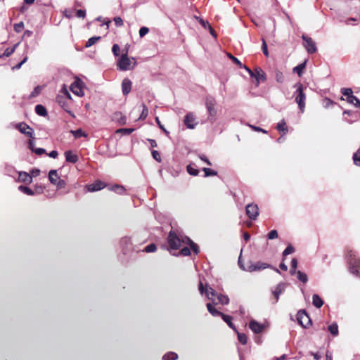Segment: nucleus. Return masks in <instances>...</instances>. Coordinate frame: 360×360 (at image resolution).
Listing matches in <instances>:
<instances>
[{
	"label": "nucleus",
	"mask_w": 360,
	"mask_h": 360,
	"mask_svg": "<svg viewBox=\"0 0 360 360\" xmlns=\"http://www.w3.org/2000/svg\"><path fill=\"white\" fill-rule=\"evenodd\" d=\"M199 291L201 294L205 292L202 282H200L199 283ZM205 295L207 298L212 300L214 304H221L222 305H226L229 303V298L227 295L217 293L212 288H209L206 290Z\"/></svg>",
	"instance_id": "1"
},
{
	"label": "nucleus",
	"mask_w": 360,
	"mask_h": 360,
	"mask_svg": "<svg viewBox=\"0 0 360 360\" xmlns=\"http://www.w3.org/2000/svg\"><path fill=\"white\" fill-rule=\"evenodd\" d=\"M347 257L350 273L360 277V259L357 257L356 252L353 250H347Z\"/></svg>",
	"instance_id": "2"
},
{
	"label": "nucleus",
	"mask_w": 360,
	"mask_h": 360,
	"mask_svg": "<svg viewBox=\"0 0 360 360\" xmlns=\"http://www.w3.org/2000/svg\"><path fill=\"white\" fill-rule=\"evenodd\" d=\"M297 89L294 93L295 101L297 103L299 108L302 112L304 111L306 95L303 92V85L297 83L295 86Z\"/></svg>",
	"instance_id": "3"
},
{
	"label": "nucleus",
	"mask_w": 360,
	"mask_h": 360,
	"mask_svg": "<svg viewBox=\"0 0 360 360\" xmlns=\"http://www.w3.org/2000/svg\"><path fill=\"white\" fill-rule=\"evenodd\" d=\"M216 100L212 96H207L205 99V107L209 114V120L211 123L215 121L217 110L215 108Z\"/></svg>",
	"instance_id": "4"
},
{
	"label": "nucleus",
	"mask_w": 360,
	"mask_h": 360,
	"mask_svg": "<svg viewBox=\"0 0 360 360\" xmlns=\"http://www.w3.org/2000/svg\"><path fill=\"white\" fill-rule=\"evenodd\" d=\"M181 240L179 236L176 234V231H171L167 236V243L170 250H178L181 246Z\"/></svg>",
	"instance_id": "5"
},
{
	"label": "nucleus",
	"mask_w": 360,
	"mask_h": 360,
	"mask_svg": "<svg viewBox=\"0 0 360 360\" xmlns=\"http://www.w3.org/2000/svg\"><path fill=\"white\" fill-rule=\"evenodd\" d=\"M135 63L136 62L134 61V64L131 65V60L128 58L127 54L124 53L122 54L118 60L117 65L120 70L127 71L131 70L134 67Z\"/></svg>",
	"instance_id": "6"
},
{
	"label": "nucleus",
	"mask_w": 360,
	"mask_h": 360,
	"mask_svg": "<svg viewBox=\"0 0 360 360\" xmlns=\"http://www.w3.org/2000/svg\"><path fill=\"white\" fill-rule=\"evenodd\" d=\"M297 320L299 324L304 328H307L311 325V320L304 309H301L297 312Z\"/></svg>",
	"instance_id": "7"
},
{
	"label": "nucleus",
	"mask_w": 360,
	"mask_h": 360,
	"mask_svg": "<svg viewBox=\"0 0 360 360\" xmlns=\"http://www.w3.org/2000/svg\"><path fill=\"white\" fill-rule=\"evenodd\" d=\"M303 46L309 54L316 52L317 48L315 41L306 34H302Z\"/></svg>",
	"instance_id": "8"
},
{
	"label": "nucleus",
	"mask_w": 360,
	"mask_h": 360,
	"mask_svg": "<svg viewBox=\"0 0 360 360\" xmlns=\"http://www.w3.org/2000/svg\"><path fill=\"white\" fill-rule=\"evenodd\" d=\"M245 212L246 214L251 220H255L259 215L257 205L254 203L248 204L245 207Z\"/></svg>",
	"instance_id": "9"
},
{
	"label": "nucleus",
	"mask_w": 360,
	"mask_h": 360,
	"mask_svg": "<svg viewBox=\"0 0 360 360\" xmlns=\"http://www.w3.org/2000/svg\"><path fill=\"white\" fill-rule=\"evenodd\" d=\"M15 128L18 129L20 133L34 139V130L28 124L25 122H20L15 125Z\"/></svg>",
	"instance_id": "10"
},
{
	"label": "nucleus",
	"mask_w": 360,
	"mask_h": 360,
	"mask_svg": "<svg viewBox=\"0 0 360 360\" xmlns=\"http://www.w3.org/2000/svg\"><path fill=\"white\" fill-rule=\"evenodd\" d=\"M83 82L80 79H76L70 86V90L78 96H83L84 92L82 88Z\"/></svg>",
	"instance_id": "11"
},
{
	"label": "nucleus",
	"mask_w": 360,
	"mask_h": 360,
	"mask_svg": "<svg viewBox=\"0 0 360 360\" xmlns=\"http://www.w3.org/2000/svg\"><path fill=\"white\" fill-rule=\"evenodd\" d=\"M252 78L256 79V86H258L261 82H264L266 80L265 72L259 67H257L254 69V75Z\"/></svg>",
	"instance_id": "12"
},
{
	"label": "nucleus",
	"mask_w": 360,
	"mask_h": 360,
	"mask_svg": "<svg viewBox=\"0 0 360 360\" xmlns=\"http://www.w3.org/2000/svg\"><path fill=\"white\" fill-rule=\"evenodd\" d=\"M195 120V115L193 112H188L186 115L184 122L187 128L193 129L198 124Z\"/></svg>",
	"instance_id": "13"
},
{
	"label": "nucleus",
	"mask_w": 360,
	"mask_h": 360,
	"mask_svg": "<svg viewBox=\"0 0 360 360\" xmlns=\"http://www.w3.org/2000/svg\"><path fill=\"white\" fill-rule=\"evenodd\" d=\"M106 186L105 184L100 180L95 181L93 184L86 186L89 192H95L104 188Z\"/></svg>",
	"instance_id": "14"
},
{
	"label": "nucleus",
	"mask_w": 360,
	"mask_h": 360,
	"mask_svg": "<svg viewBox=\"0 0 360 360\" xmlns=\"http://www.w3.org/2000/svg\"><path fill=\"white\" fill-rule=\"evenodd\" d=\"M269 267H270L269 264H268L266 263L258 262L256 264H250V265H248L246 271L252 272L255 271H259V270L265 269Z\"/></svg>",
	"instance_id": "15"
},
{
	"label": "nucleus",
	"mask_w": 360,
	"mask_h": 360,
	"mask_svg": "<svg viewBox=\"0 0 360 360\" xmlns=\"http://www.w3.org/2000/svg\"><path fill=\"white\" fill-rule=\"evenodd\" d=\"M249 328L255 333L259 334L263 331L264 326L263 324L258 323L255 320H252L249 323Z\"/></svg>",
	"instance_id": "16"
},
{
	"label": "nucleus",
	"mask_w": 360,
	"mask_h": 360,
	"mask_svg": "<svg viewBox=\"0 0 360 360\" xmlns=\"http://www.w3.org/2000/svg\"><path fill=\"white\" fill-rule=\"evenodd\" d=\"M132 86V82L129 78H124L122 82V91L124 96H127Z\"/></svg>",
	"instance_id": "17"
},
{
	"label": "nucleus",
	"mask_w": 360,
	"mask_h": 360,
	"mask_svg": "<svg viewBox=\"0 0 360 360\" xmlns=\"http://www.w3.org/2000/svg\"><path fill=\"white\" fill-rule=\"evenodd\" d=\"M285 287H286V284L285 283H280L276 285L275 289L272 291V293L276 298V302H278L280 295L284 292Z\"/></svg>",
	"instance_id": "18"
},
{
	"label": "nucleus",
	"mask_w": 360,
	"mask_h": 360,
	"mask_svg": "<svg viewBox=\"0 0 360 360\" xmlns=\"http://www.w3.org/2000/svg\"><path fill=\"white\" fill-rule=\"evenodd\" d=\"M65 160L70 163H76L79 158L77 154L74 153L72 150H67L65 152Z\"/></svg>",
	"instance_id": "19"
},
{
	"label": "nucleus",
	"mask_w": 360,
	"mask_h": 360,
	"mask_svg": "<svg viewBox=\"0 0 360 360\" xmlns=\"http://www.w3.org/2000/svg\"><path fill=\"white\" fill-rule=\"evenodd\" d=\"M18 181L27 184H30L32 181V176L25 172H18Z\"/></svg>",
	"instance_id": "20"
},
{
	"label": "nucleus",
	"mask_w": 360,
	"mask_h": 360,
	"mask_svg": "<svg viewBox=\"0 0 360 360\" xmlns=\"http://www.w3.org/2000/svg\"><path fill=\"white\" fill-rule=\"evenodd\" d=\"M182 242L188 243L190 245V249H191L195 255L200 252L199 246L189 238L186 237L185 240L182 239Z\"/></svg>",
	"instance_id": "21"
},
{
	"label": "nucleus",
	"mask_w": 360,
	"mask_h": 360,
	"mask_svg": "<svg viewBox=\"0 0 360 360\" xmlns=\"http://www.w3.org/2000/svg\"><path fill=\"white\" fill-rule=\"evenodd\" d=\"M49 180L53 185L56 184V182L58 181V180H59V176L57 170L51 169L49 172Z\"/></svg>",
	"instance_id": "22"
},
{
	"label": "nucleus",
	"mask_w": 360,
	"mask_h": 360,
	"mask_svg": "<svg viewBox=\"0 0 360 360\" xmlns=\"http://www.w3.org/2000/svg\"><path fill=\"white\" fill-rule=\"evenodd\" d=\"M120 244L123 247L124 251L129 250L131 246V238L128 237L122 238L120 240Z\"/></svg>",
	"instance_id": "23"
},
{
	"label": "nucleus",
	"mask_w": 360,
	"mask_h": 360,
	"mask_svg": "<svg viewBox=\"0 0 360 360\" xmlns=\"http://www.w3.org/2000/svg\"><path fill=\"white\" fill-rule=\"evenodd\" d=\"M207 308L208 311L213 316H221L224 315L223 313L216 309L213 305L211 303L207 304Z\"/></svg>",
	"instance_id": "24"
},
{
	"label": "nucleus",
	"mask_w": 360,
	"mask_h": 360,
	"mask_svg": "<svg viewBox=\"0 0 360 360\" xmlns=\"http://www.w3.org/2000/svg\"><path fill=\"white\" fill-rule=\"evenodd\" d=\"M312 304L316 308H321L323 304V300L316 294L312 296Z\"/></svg>",
	"instance_id": "25"
},
{
	"label": "nucleus",
	"mask_w": 360,
	"mask_h": 360,
	"mask_svg": "<svg viewBox=\"0 0 360 360\" xmlns=\"http://www.w3.org/2000/svg\"><path fill=\"white\" fill-rule=\"evenodd\" d=\"M347 103L354 105L355 107L360 108V100L355 96L352 95L346 98Z\"/></svg>",
	"instance_id": "26"
},
{
	"label": "nucleus",
	"mask_w": 360,
	"mask_h": 360,
	"mask_svg": "<svg viewBox=\"0 0 360 360\" xmlns=\"http://www.w3.org/2000/svg\"><path fill=\"white\" fill-rule=\"evenodd\" d=\"M35 112L39 116L44 117L47 115V110L46 108L41 104H38L35 106Z\"/></svg>",
	"instance_id": "27"
},
{
	"label": "nucleus",
	"mask_w": 360,
	"mask_h": 360,
	"mask_svg": "<svg viewBox=\"0 0 360 360\" xmlns=\"http://www.w3.org/2000/svg\"><path fill=\"white\" fill-rule=\"evenodd\" d=\"M108 188H109V190L112 191L115 193H118V194H122L125 191V188H124V186L117 185V184L110 186H109Z\"/></svg>",
	"instance_id": "28"
},
{
	"label": "nucleus",
	"mask_w": 360,
	"mask_h": 360,
	"mask_svg": "<svg viewBox=\"0 0 360 360\" xmlns=\"http://www.w3.org/2000/svg\"><path fill=\"white\" fill-rule=\"evenodd\" d=\"M222 319L228 324V326L232 328L233 330H234L235 331H236V326H234V324L232 323V317L229 315H226L224 314V315L222 316Z\"/></svg>",
	"instance_id": "29"
},
{
	"label": "nucleus",
	"mask_w": 360,
	"mask_h": 360,
	"mask_svg": "<svg viewBox=\"0 0 360 360\" xmlns=\"http://www.w3.org/2000/svg\"><path fill=\"white\" fill-rule=\"evenodd\" d=\"M276 129L279 131H282L283 135H285L288 132V127H286L285 122L283 120H281L279 123H278L276 126Z\"/></svg>",
	"instance_id": "30"
},
{
	"label": "nucleus",
	"mask_w": 360,
	"mask_h": 360,
	"mask_svg": "<svg viewBox=\"0 0 360 360\" xmlns=\"http://www.w3.org/2000/svg\"><path fill=\"white\" fill-rule=\"evenodd\" d=\"M306 63L307 61H304L302 63L299 64L293 68V72H296L299 76H301L302 75L303 70L305 68Z\"/></svg>",
	"instance_id": "31"
},
{
	"label": "nucleus",
	"mask_w": 360,
	"mask_h": 360,
	"mask_svg": "<svg viewBox=\"0 0 360 360\" xmlns=\"http://www.w3.org/2000/svg\"><path fill=\"white\" fill-rule=\"evenodd\" d=\"M18 190L27 195H34V192L27 186L20 185L18 186Z\"/></svg>",
	"instance_id": "32"
},
{
	"label": "nucleus",
	"mask_w": 360,
	"mask_h": 360,
	"mask_svg": "<svg viewBox=\"0 0 360 360\" xmlns=\"http://www.w3.org/2000/svg\"><path fill=\"white\" fill-rule=\"evenodd\" d=\"M328 329L333 336H337L338 335V326L336 323H333L328 326Z\"/></svg>",
	"instance_id": "33"
},
{
	"label": "nucleus",
	"mask_w": 360,
	"mask_h": 360,
	"mask_svg": "<svg viewBox=\"0 0 360 360\" xmlns=\"http://www.w3.org/2000/svg\"><path fill=\"white\" fill-rule=\"evenodd\" d=\"M177 358L178 355L176 353L169 352L162 356V360H176Z\"/></svg>",
	"instance_id": "34"
},
{
	"label": "nucleus",
	"mask_w": 360,
	"mask_h": 360,
	"mask_svg": "<svg viewBox=\"0 0 360 360\" xmlns=\"http://www.w3.org/2000/svg\"><path fill=\"white\" fill-rule=\"evenodd\" d=\"M297 277L298 280L302 282L303 283H306L308 281L307 275L300 270L297 271Z\"/></svg>",
	"instance_id": "35"
},
{
	"label": "nucleus",
	"mask_w": 360,
	"mask_h": 360,
	"mask_svg": "<svg viewBox=\"0 0 360 360\" xmlns=\"http://www.w3.org/2000/svg\"><path fill=\"white\" fill-rule=\"evenodd\" d=\"M101 39V37H92L88 39L86 43L85 47L89 48L94 45L97 41Z\"/></svg>",
	"instance_id": "36"
},
{
	"label": "nucleus",
	"mask_w": 360,
	"mask_h": 360,
	"mask_svg": "<svg viewBox=\"0 0 360 360\" xmlns=\"http://www.w3.org/2000/svg\"><path fill=\"white\" fill-rule=\"evenodd\" d=\"M276 80L278 83H283L284 82V76L281 71L276 70L275 72Z\"/></svg>",
	"instance_id": "37"
},
{
	"label": "nucleus",
	"mask_w": 360,
	"mask_h": 360,
	"mask_svg": "<svg viewBox=\"0 0 360 360\" xmlns=\"http://www.w3.org/2000/svg\"><path fill=\"white\" fill-rule=\"evenodd\" d=\"M187 172L191 176H197L199 173V171L195 167H193L191 165L187 166Z\"/></svg>",
	"instance_id": "38"
},
{
	"label": "nucleus",
	"mask_w": 360,
	"mask_h": 360,
	"mask_svg": "<svg viewBox=\"0 0 360 360\" xmlns=\"http://www.w3.org/2000/svg\"><path fill=\"white\" fill-rule=\"evenodd\" d=\"M42 90V87L41 86H37L33 91L31 92L30 95V98H34L39 96Z\"/></svg>",
	"instance_id": "39"
},
{
	"label": "nucleus",
	"mask_w": 360,
	"mask_h": 360,
	"mask_svg": "<svg viewBox=\"0 0 360 360\" xmlns=\"http://www.w3.org/2000/svg\"><path fill=\"white\" fill-rule=\"evenodd\" d=\"M35 0H23L24 4L20 6V12L23 13L27 10V7L25 6V4L31 5L34 2Z\"/></svg>",
	"instance_id": "40"
},
{
	"label": "nucleus",
	"mask_w": 360,
	"mask_h": 360,
	"mask_svg": "<svg viewBox=\"0 0 360 360\" xmlns=\"http://www.w3.org/2000/svg\"><path fill=\"white\" fill-rule=\"evenodd\" d=\"M236 332L237 333L238 339L239 342L242 345H245L248 341V338H247L246 335L244 333H240L238 332L237 330Z\"/></svg>",
	"instance_id": "41"
},
{
	"label": "nucleus",
	"mask_w": 360,
	"mask_h": 360,
	"mask_svg": "<svg viewBox=\"0 0 360 360\" xmlns=\"http://www.w3.org/2000/svg\"><path fill=\"white\" fill-rule=\"evenodd\" d=\"M5 171L7 175L10 176H13L17 172L13 166L6 165L5 167Z\"/></svg>",
	"instance_id": "42"
},
{
	"label": "nucleus",
	"mask_w": 360,
	"mask_h": 360,
	"mask_svg": "<svg viewBox=\"0 0 360 360\" xmlns=\"http://www.w3.org/2000/svg\"><path fill=\"white\" fill-rule=\"evenodd\" d=\"M18 46V44H15L13 47L12 48H7L4 52L3 53V54H1V56H2V57H8L10 56L14 51H15V47Z\"/></svg>",
	"instance_id": "43"
},
{
	"label": "nucleus",
	"mask_w": 360,
	"mask_h": 360,
	"mask_svg": "<svg viewBox=\"0 0 360 360\" xmlns=\"http://www.w3.org/2000/svg\"><path fill=\"white\" fill-rule=\"evenodd\" d=\"M353 161L355 165L360 166V150L359 149L353 155Z\"/></svg>",
	"instance_id": "44"
},
{
	"label": "nucleus",
	"mask_w": 360,
	"mask_h": 360,
	"mask_svg": "<svg viewBox=\"0 0 360 360\" xmlns=\"http://www.w3.org/2000/svg\"><path fill=\"white\" fill-rule=\"evenodd\" d=\"M203 172H205V176H206V177L217 175V172H216L210 168L204 167Z\"/></svg>",
	"instance_id": "45"
},
{
	"label": "nucleus",
	"mask_w": 360,
	"mask_h": 360,
	"mask_svg": "<svg viewBox=\"0 0 360 360\" xmlns=\"http://www.w3.org/2000/svg\"><path fill=\"white\" fill-rule=\"evenodd\" d=\"M294 252H295V248L291 245H289L287 246V248L283 252V257L284 258L287 255H288L291 253H293Z\"/></svg>",
	"instance_id": "46"
},
{
	"label": "nucleus",
	"mask_w": 360,
	"mask_h": 360,
	"mask_svg": "<svg viewBox=\"0 0 360 360\" xmlns=\"http://www.w3.org/2000/svg\"><path fill=\"white\" fill-rule=\"evenodd\" d=\"M142 107H143V110H142L141 114L140 115V119L144 120L147 117V116L148 115V110L147 106L144 103H142Z\"/></svg>",
	"instance_id": "47"
},
{
	"label": "nucleus",
	"mask_w": 360,
	"mask_h": 360,
	"mask_svg": "<svg viewBox=\"0 0 360 360\" xmlns=\"http://www.w3.org/2000/svg\"><path fill=\"white\" fill-rule=\"evenodd\" d=\"M341 93L343 96H346L347 98L353 95L352 90L350 88L341 89Z\"/></svg>",
	"instance_id": "48"
},
{
	"label": "nucleus",
	"mask_w": 360,
	"mask_h": 360,
	"mask_svg": "<svg viewBox=\"0 0 360 360\" xmlns=\"http://www.w3.org/2000/svg\"><path fill=\"white\" fill-rule=\"evenodd\" d=\"M71 132L72 133V134L74 135V136L75 138H79V137H82V136H84V137L86 136L85 133L81 129H77L75 131H72Z\"/></svg>",
	"instance_id": "49"
},
{
	"label": "nucleus",
	"mask_w": 360,
	"mask_h": 360,
	"mask_svg": "<svg viewBox=\"0 0 360 360\" xmlns=\"http://www.w3.org/2000/svg\"><path fill=\"white\" fill-rule=\"evenodd\" d=\"M156 249H157L156 245L154 243H151V244L147 245L144 248L143 251L146 252H153L156 250Z\"/></svg>",
	"instance_id": "50"
},
{
	"label": "nucleus",
	"mask_w": 360,
	"mask_h": 360,
	"mask_svg": "<svg viewBox=\"0 0 360 360\" xmlns=\"http://www.w3.org/2000/svg\"><path fill=\"white\" fill-rule=\"evenodd\" d=\"M334 104H335V103L328 98H325L323 101V105L324 108H328L330 106L333 105Z\"/></svg>",
	"instance_id": "51"
},
{
	"label": "nucleus",
	"mask_w": 360,
	"mask_h": 360,
	"mask_svg": "<svg viewBox=\"0 0 360 360\" xmlns=\"http://www.w3.org/2000/svg\"><path fill=\"white\" fill-rule=\"evenodd\" d=\"M179 255L182 256H188L191 255V249L188 247H184L180 250Z\"/></svg>",
	"instance_id": "52"
},
{
	"label": "nucleus",
	"mask_w": 360,
	"mask_h": 360,
	"mask_svg": "<svg viewBox=\"0 0 360 360\" xmlns=\"http://www.w3.org/2000/svg\"><path fill=\"white\" fill-rule=\"evenodd\" d=\"M24 28V23L22 22H20L14 25V31L19 33Z\"/></svg>",
	"instance_id": "53"
},
{
	"label": "nucleus",
	"mask_w": 360,
	"mask_h": 360,
	"mask_svg": "<svg viewBox=\"0 0 360 360\" xmlns=\"http://www.w3.org/2000/svg\"><path fill=\"white\" fill-rule=\"evenodd\" d=\"M228 56L232 60V61L235 64H236L240 68H243V65L242 64V63L237 58H236L235 56H232L231 54H229Z\"/></svg>",
	"instance_id": "54"
},
{
	"label": "nucleus",
	"mask_w": 360,
	"mask_h": 360,
	"mask_svg": "<svg viewBox=\"0 0 360 360\" xmlns=\"http://www.w3.org/2000/svg\"><path fill=\"white\" fill-rule=\"evenodd\" d=\"M269 240H273L278 238V232L276 230H271L267 235Z\"/></svg>",
	"instance_id": "55"
},
{
	"label": "nucleus",
	"mask_w": 360,
	"mask_h": 360,
	"mask_svg": "<svg viewBox=\"0 0 360 360\" xmlns=\"http://www.w3.org/2000/svg\"><path fill=\"white\" fill-rule=\"evenodd\" d=\"M262 50L263 53L266 57H268L269 56V51H268V49H267V44H266V41L264 39H262Z\"/></svg>",
	"instance_id": "56"
},
{
	"label": "nucleus",
	"mask_w": 360,
	"mask_h": 360,
	"mask_svg": "<svg viewBox=\"0 0 360 360\" xmlns=\"http://www.w3.org/2000/svg\"><path fill=\"white\" fill-rule=\"evenodd\" d=\"M148 32L149 29L147 27H141L139 32L140 37H143Z\"/></svg>",
	"instance_id": "57"
},
{
	"label": "nucleus",
	"mask_w": 360,
	"mask_h": 360,
	"mask_svg": "<svg viewBox=\"0 0 360 360\" xmlns=\"http://www.w3.org/2000/svg\"><path fill=\"white\" fill-rule=\"evenodd\" d=\"M151 154H152V156L153 158L156 160L158 161V162H160L162 161V159H161V157H160V155L158 151L157 150H153L151 152Z\"/></svg>",
	"instance_id": "58"
},
{
	"label": "nucleus",
	"mask_w": 360,
	"mask_h": 360,
	"mask_svg": "<svg viewBox=\"0 0 360 360\" xmlns=\"http://www.w3.org/2000/svg\"><path fill=\"white\" fill-rule=\"evenodd\" d=\"M65 185H66L65 181L63 179H60L56 182V184H55V186H57L58 189L64 188L65 187Z\"/></svg>",
	"instance_id": "59"
},
{
	"label": "nucleus",
	"mask_w": 360,
	"mask_h": 360,
	"mask_svg": "<svg viewBox=\"0 0 360 360\" xmlns=\"http://www.w3.org/2000/svg\"><path fill=\"white\" fill-rule=\"evenodd\" d=\"M155 121L158 125V127L163 131V132L168 136L169 134V132L164 127V126L161 124L160 120L158 117L155 118Z\"/></svg>",
	"instance_id": "60"
},
{
	"label": "nucleus",
	"mask_w": 360,
	"mask_h": 360,
	"mask_svg": "<svg viewBox=\"0 0 360 360\" xmlns=\"http://www.w3.org/2000/svg\"><path fill=\"white\" fill-rule=\"evenodd\" d=\"M112 51L115 56H118L120 54V49L118 44H114L112 48Z\"/></svg>",
	"instance_id": "61"
},
{
	"label": "nucleus",
	"mask_w": 360,
	"mask_h": 360,
	"mask_svg": "<svg viewBox=\"0 0 360 360\" xmlns=\"http://www.w3.org/2000/svg\"><path fill=\"white\" fill-rule=\"evenodd\" d=\"M27 60V56H25L22 60L13 67V70H19L21 66Z\"/></svg>",
	"instance_id": "62"
},
{
	"label": "nucleus",
	"mask_w": 360,
	"mask_h": 360,
	"mask_svg": "<svg viewBox=\"0 0 360 360\" xmlns=\"http://www.w3.org/2000/svg\"><path fill=\"white\" fill-rule=\"evenodd\" d=\"M199 158L202 160L203 162H205L207 165L209 166H211L212 165V163L211 162L207 159V158L203 155V154H200L198 155Z\"/></svg>",
	"instance_id": "63"
},
{
	"label": "nucleus",
	"mask_w": 360,
	"mask_h": 360,
	"mask_svg": "<svg viewBox=\"0 0 360 360\" xmlns=\"http://www.w3.org/2000/svg\"><path fill=\"white\" fill-rule=\"evenodd\" d=\"M114 22L117 27H121L123 25V20L120 17H115L114 18Z\"/></svg>",
	"instance_id": "64"
}]
</instances>
